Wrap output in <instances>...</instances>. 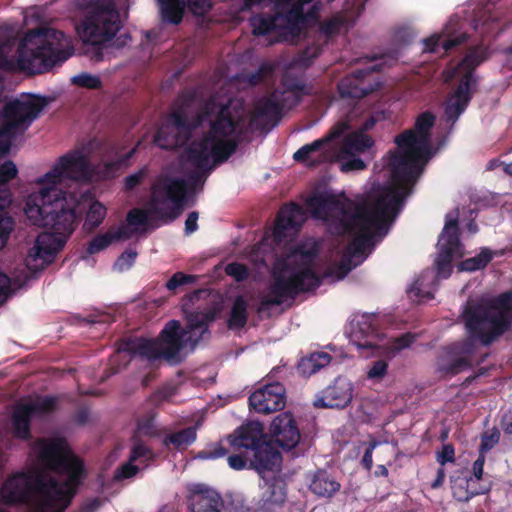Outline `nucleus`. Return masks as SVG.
<instances>
[{
	"instance_id": "nucleus-1",
	"label": "nucleus",
	"mask_w": 512,
	"mask_h": 512,
	"mask_svg": "<svg viewBox=\"0 0 512 512\" xmlns=\"http://www.w3.org/2000/svg\"><path fill=\"white\" fill-rule=\"evenodd\" d=\"M92 173L89 158L83 150L74 149L60 156L38 180L41 187L28 196L24 212L32 225L46 231L38 235L30 257L48 262L65 246L81 218L86 194L64 190L63 183L89 181Z\"/></svg>"
},
{
	"instance_id": "nucleus-2",
	"label": "nucleus",
	"mask_w": 512,
	"mask_h": 512,
	"mask_svg": "<svg viewBox=\"0 0 512 512\" xmlns=\"http://www.w3.org/2000/svg\"><path fill=\"white\" fill-rule=\"evenodd\" d=\"M38 447L44 469L13 474L4 482L1 497L8 505L27 504L35 498L43 510L64 512L86 477L84 463L72 453L65 438L42 439Z\"/></svg>"
},
{
	"instance_id": "nucleus-3",
	"label": "nucleus",
	"mask_w": 512,
	"mask_h": 512,
	"mask_svg": "<svg viewBox=\"0 0 512 512\" xmlns=\"http://www.w3.org/2000/svg\"><path fill=\"white\" fill-rule=\"evenodd\" d=\"M193 99V94H181L164 121L177 132L170 141L185 145L191 140L195 130L204 123L209 124V129L202 137L192 141L185 150L189 163L195 168L206 169L210 157L214 163H223L236 152L244 115L230 100L223 103L215 97H210L198 112L192 114L190 108Z\"/></svg>"
},
{
	"instance_id": "nucleus-4",
	"label": "nucleus",
	"mask_w": 512,
	"mask_h": 512,
	"mask_svg": "<svg viewBox=\"0 0 512 512\" xmlns=\"http://www.w3.org/2000/svg\"><path fill=\"white\" fill-rule=\"evenodd\" d=\"M408 196L400 187L390 185L381 190L373 204L357 208L346 226L348 231L354 232L347 246V254L351 259L362 262L376 243L388 234Z\"/></svg>"
},
{
	"instance_id": "nucleus-5",
	"label": "nucleus",
	"mask_w": 512,
	"mask_h": 512,
	"mask_svg": "<svg viewBox=\"0 0 512 512\" xmlns=\"http://www.w3.org/2000/svg\"><path fill=\"white\" fill-rule=\"evenodd\" d=\"M435 115L430 111L421 113L415 121L414 128L406 130L395 138L398 151L389 161L392 186L400 187L407 194L423 171V166L431 157V129L435 124Z\"/></svg>"
},
{
	"instance_id": "nucleus-6",
	"label": "nucleus",
	"mask_w": 512,
	"mask_h": 512,
	"mask_svg": "<svg viewBox=\"0 0 512 512\" xmlns=\"http://www.w3.org/2000/svg\"><path fill=\"white\" fill-rule=\"evenodd\" d=\"M316 257L315 248L297 246L287 258L277 259L271 270L269 295L261 300L257 311L261 313L319 287L321 280L313 268Z\"/></svg>"
},
{
	"instance_id": "nucleus-7",
	"label": "nucleus",
	"mask_w": 512,
	"mask_h": 512,
	"mask_svg": "<svg viewBox=\"0 0 512 512\" xmlns=\"http://www.w3.org/2000/svg\"><path fill=\"white\" fill-rule=\"evenodd\" d=\"M188 342L187 332L178 320L168 321L156 338H123L117 342L116 355L110 360L106 377L119 372L120 368L114 367V363L121 353L129 354L130 358L140 356L150 361L165 360L171 365L180 364L183 361L182 350Z\"/></svg>"
},
{
	"instance_id": "nucleus-8",
	"label": "nucleus",
	"mask_w": 512,
	"mask_h": 512,
	"mask_svg": "<svg viewBox=\"0 0 512 512\" xmlns=\"http://www.w3.org/2000/svg\"><path fill=\"white\" fill-rule=\"evenodd\" d=\"M189 183L183 178L160 175L151 186L150 198L145 209L132 208L126 215L128 226L147 227L151 220L169 223L182 213Z\"/></svg>"
},
{
	"instance_id": "nucleus-9",
	"label": "nucleus",
	"mask_w": 512,
	"mask_h": 512,
	"mask_svg": "<svg viewBox=\"0 0 512 512\" xmlns=\"http://www.w3.org/2000/svg\"><path fill=\"white\" fill-rule=\"evenodd\" d=\"M462 316L469 334L490 345L512 326V290L484 302H468Z\"/></svg>"
},
{
	"instance_id": "nucleus-10",
	"label": "nucleus",
	"mask_w": 512,
	"mask_h": 512,
	"mask_svg": "<svg viewBox=\"0 0 512 512\" xmlns=\"http://www.w3.org/2000/svg\"><path fill=\"white\" fill-rule=\"evenodd\" d=\"M348 129L349 124L347 122H338L332 127L328 135L298 149L294 153L293 159L296 162L306 163L308 166L315 167L335 159H343L346 155L363 153L374 145L373 138L367 133L354 131L344 137L336 153L332 148V141L340 138Z\"/></svg>"
},
{
	"instance_id": "nucleus-11",
	"label": "nucleus",
	"mask_w": 512,
	"mask_h": 512,
	"mask_svg": "<svg viewBox=\"0 0 512 512\" xmlns=\"http://www.w3.org/2000/svg\"><path fill=\"white\" fill-rule=\"evenodd\" d=\"M122 28L120 12L115 0H90L84 10L77 32L86 44L94 48L92 59L103 60L102 46L111 41Z\"/></svg>"
},
{
	"instance_id": "nucleus-12",
	"label": "nucleus",
	"mask_w": 512,
	"mask_h": 512,
	"mask_svg": "<svg viewBox=\"0 0 512 512\" xmlns=\"http://www.w3.org/2000/svg\"><path fill=\"white\" fill-rule=\"evenodd\" d=\"M47 104L45 97L34 95L4 104L0 111V159L9 154L13 139L28 130Z\"/></svg>"
},
{
	"instance_id": "nucleus-13",
	"label": "nucleus",
	"mask_w": 512,
	"mask_h": 512,
	"mask_svg": "<svg viewBox=\"0 0 512 512\" xmlns=\"http://www.w3.org/2000/svg\"><path fill=\"white\" fill-rule=\"evenodd\" d=\"M484 59L483 52L473 49L460 62L459 67L466 71L445 101L444 115L448 123L455 124L468 107L476 84L473 71Z\"/></svg>"
},
{
	"instance_id": "nucleus-14",
	"label": "nucleus",
	"mask_w": 512,
	"mask_h": 512,
	"mask_svg": "<svg viewBox=\"0 0 512 512\" xmlns=\"http://www.w3.org/2000/svg\"><path fill=\"white\" fill-rule=\"evenodd\" d=\"M377 72L376 65H369L347 74L337 85L340 97L361 99L380 89L381 83L375 77Z\"/></svg>"
},
{
	"instance_id": "nucleus-15",
	"label": "nucleus",
	"mask_w": 512,
	"mask_h": 512,
	"mask_svg": "<svg viewBox=\"0 0 512 512\" xmlns=\"http://www.w3.org/2000/svg\"><path fill=\"white\" fill-rule=\"evenodd\" d=\"M56 399L51 396L41 397L36 401L20 403L12 413L14 435L21 440L31 438V419L35 415H44L56 409Z\"/></svg>"
},
{
	"instance_id": "nucleus-16",
	"label": "nucleus",
	"mask_w": 512,
	"mask_h": 512,
	"mask_svg": "<svg viewBox=\"0 0 512 512\" xmlns=\"http://www.w3.org/2000/svg\"><path fill=\"white\" fill-rule=\"evenodd\" d=\"M383 333L379 329V318L374 313L357 317L352 330V342L359 349H369L373 355L382 353Z\"/></svg>"
},
{
	"instance_id": "nucleus-17",
	"label": "nucleus",
	"mask_w": 512,
	"mask_h": 512,
	"mask_svg": "<svg viewBox=\"0 0 512 512\" xmlns=\"http://www.w3.org/2000/svg\"><path fill=\"white\" fill-rule=\"evenodd\" d=\"M18 169L11 160L0 165V250L3 249L14 229V220L7 208L12 202L11 191L6 184L17 176Z\"/></svg>"
},
{
	"instance_id": "nucleus-18",
	"label": "nucleus",
	"mask_w": 512,
	"mask_h": 512,
	"mask_svg": "<svg viewBox=\"0 0 512 512\" xmlns=\"http://www.w3.org/2000/svg\"><path fill=\"white\" fill-rule=\"evenodd\" d=\"M249 407L257 413L270 414L286 405V389L280 382L268 383L249 396Z\"/></svg>"
},
{
	"instance_id": "nucleus-19",
	"label": "nucleus",
	"mask_w": 512,
	"mask_h": 512,
	"mask_svg": "<svg viewBox=\"0 0 512 512\" xmlns=\"http://www.w3.org/2000/svg\"><path fill=\"white\" fill-rule=\"evenodd\" d=\"M306 220V211L296 202L282 205L276 215L273 238L281 243L290 235L297 233Z\"/></svg>"
},
{
	"instance_id": "nucleus-20",
	"label": "nucleus",
	"mask_w": 512,
	"mask_h": 512,
	"mask_svg": "<svg viewBox=\"0 0 512 512\" xmlns=\"http://www.w3.org/2000/svg\"><path fill=\"white\" fill-rule=\"evenodd\" d=\"M271 440L285 451L294 449L300 442L301 434L291 412H282L275 416L269 427Z\"/></svg>"
},
{
	"instance_id": "nucleus-21",
	"label": "nucleus",
	"mask_w": 512,
	"mask_h": 512,
	"mask_svg": "<svg viewBox=\"0 0 512 512\" xmlns=\"http://www.w3.org/2000/svg\"><path fill=\"white\" fill-rule=\"evenodd\" d=\"M305 205L312 217L318 220L328 221L347 214L345 204L335 195L327 192H313L306 198Z\"/></svg>"
},
{
	"instance_id": "nucleus-22",
	"label": "nucleus",
	"mask_w": 512,
	"mask_h": 512,
	"mask_svg": "<svg viewBox=\"0 0 512 512\" xmlns=\"http://www.w3.org/2000/svg\"><path fill=\"white\" fill-rule=\"evenodd\" d=\"M260 495L256 501V510L258 512H280L286 499V484L277 476L263 478V483L259 485Z\"/></svg>"
},
{
	"instance_id": "nucleus-23",
	"label": "nucleus",
	"mask_w": 512,
	"mask_h": 512,
	"mask_svg": "<svg viewBox=\"0 0 512 512\" xmlns=\"http://www.w3.org/2000/svg\"><path fill=\"white\" fill-rule=\"evenodd\" d=\"M353 398V385L344 378L338 377L333 384L326 387L313 401L315 408L343 409Z\"/></svg>"
},
{
	"instance_id": "nucleus-24",
	"label": "nucleus",
	"mask_w": 512,
	"mask_h": 512,
	"mask_svg": "<svg viewBox=\"0 0 512 512\" xmlns=\"http://www.w3.org/2000/svg\"><path fill=\"white\" fill-rule=\"evenodd\" d=\"M227 439L235 450H243L249 456L253 452L254 447H257L266 439V435L263 425L260 422L254 421L241 425Z\"/></svg>"
},
{
	"instance_id": "nucleus-25",
	"label": "nucleus",
	"mask_w": 512,
	"mask_h": 512,
	"mask_svg": "<svg viewBox=\"0 0 512 512\" xmlns=\"http://www.w3.org/2000/svg\"><path fill=\"white\" fill-rule=\"evenodd\" d=\"M188 504L191 512H220L223 500L216 490L204 484H195L190 489Z\"/></svg>"
},
{
	"instance_id": "nucleus-26",
	"label": "nucleus",
	"mask_w": 512,
	"mask_h": 512,
	"mask_svg": "<svg viewBox=\"0 0 512 512\" xmlns=\"http://www.w3.org/2000/svg\"><path fill=\"white\" fill-rule=\"evenodd\" d=\"M276 10L281 35L298 37L306 25V16L301 4L291 1L287 6L278 7Z\"/></svg>"
},
{
	"instance_id": "nucleus-27",
	"label": "nucleus",
	"mask_w": 512,
	"mask_h": 512,
	"mask_svg": "<svg viewBox=\"0 0 512 512\" xmlns=\"http://www.w3.org/2000/svg\"><path fill=\"white\" fill-rule=\"evenodd\" d=\"M248 457H250V469L257 471L260 475L266 471H274L280 466L282 460L280 452L267 439L254 447Z\"/></svg>"
},
{
	"instance_id": "nucleus-28",
	"label": "nucleus",
	"mask_w": 512,
	"mask_h": 512,
	"mask_svg": "<svg viewBox=\"0 0 512 512\" xmlns=\"http://www.w3.org/2000/svg\"><path fill=\"white\" fill-rule=\"evenodd\" d=\"M471 367L467 357L461 356L456 345L443 348L436 361V371L442 377H452Z\"/></svg>"
},
{
	"instance_id": "nucleus-29",
	"label": "nucleus",
	"mask_w": 512,
	"mask_h": 512,
	"mask_svg": "<svg viewBox=\"0 0 512 512\" xmlns=\"http://www.w3.org/2000/svg\"><path fill=\"white\" fill-rule=\"evenodd\" d=\"M308 489L318 498L330 499L339 492L341 484L326 469H317L308 475Z\"/></svg>"
},
{
	"instance_id": "nucleus-30",
	"label": "nucleus",
	"mask_w": 512,
	"mask_h": 512,
	"mask_svg": "<svg viewBox=\"0 0 512 512\" xmlns=\"http://www.w3.org/2000/svg\"><path fill=\"white\" fill-rule=\"evenodd\" d=\"M283 117V110L277 99V94L272 92L268 96L260 99L255 106L250 119V125L256 124L259 118H264L271 122L273 126L277 125Z\"/></svg>"
},
{
	"instance_id": "nucleus-31",
	"label": "nucleus",
	"mask_w": 512,
	"mask_h": 512,
	"mask_svg": "<svg viewBox=\"0 0 512 512\" xmlns=\"http://www.w3.org/2000/svg\"><path fill=\"white\" fill-rule=\"evenodd\" d=\"M439 245L442 250L457 253L461 247L460 230L458 226V210L454 215H446L445 225L439 237Z\"/></svg>"
},
{
	"instance_id": "nucleus-32",
	"label": "nucleus",
	"mask_w": 512,
	"mask_h": 512,
	"mask_svg": "<svg viewBox=\"0 0 512 512\" xmlns=\"http://www.w3.org/2000/svg\"><path fill=\"white\" fill-rule=\"evenodd\" d=\"M159 11L163 23L178 25L186 12V0H162Z\"/></svg>"
},
{
	"instance_id": "nucleus-33",
	"label": "nucleus",
	"mask_w": 512,
	"mask_h": 512,
	"mask_svg": "<svg viewBox=\"0 0 512 512\" xmlns=\"http://www.w3.org/2000/svg\"><path fill=\"white\" fill-rule=\"evenodd\" d=\"M250 25L253 35L265 36L273 32L281 33L280 24L276 10L274 13H259L251 17Z\"/></svg>"
},
{
	"instance_id": "nucleus-34",
	"label": "nucleus",
	"mask_w": 512,
	"mask_h": 512,
	"mask_svg": "<svg viewBox=\"0 0 512 512\" xmlns=\"http://www.w3.org/2000/svg\"><path fill=\"white\" fill-rule=\"evenodd\" d=\"M503 255V251H495L493 252L487 247L481 248L480 252L475 255L474 257H470L467 259L462 260L458 265L457 268L459 271H467V272H474L477 270L484 269L493 259L494 256H501Z\"/></svg>"
},
{
	"instance_id": "nucleus-35",
	"label": "nucleus",
	"mask_w": 512,
	"mask_h": 512,
	"mask_svg": "<svg viewBox=\"0 0 512 512\" xmlns=\"http://www.w3.org/2000/svg\"><path fill=\"white\" fill-rule=\"evenodd\" d=\"M467 40V35L465 33H461L457 36L442 39V36L439 34H434L423 40L424 43V51L426 52H437L438 47L441 46L444 53L449 52L455 47L460 46Z\"/></svg>"
},
{
	"instance_id": "nucleus-36",
	"label": "nucleus",
	"mask_w": 512,
	"mask_h": 512,
	"mask_svg": "<svg viewBox=\"0 0 512 512\" xmlns=\"http://www.w3.org/2000/svg\"><path fill=\"white\" fill-rule=\"evenodd\" d=\"M247 308L248 304L245 298L242 295L236 296L227 319V327L230 330H241L246 326L248 320Z\"/></svg>"
},
{
	"instance_id": "nucleus-37",
	"label": "nucleus",
	"mask_w": 512,
	"mask_h": 512,
	"mask_svg": "<svg viewBox=\"0 0 512 512\" xmlns=\"http://www.w3.org/2000/svg\"><path fill=\"white\" fill-rule=\"evenodd\" d=\"M331 360L332 356L329 353L315 352L303 358L299 363L298 369L303 375L310 376L327 366Z\"/></svg>"
},
{
	"instance_id": "nucleus-38",
	"label": "nucleus",
	"mask_w": 512,
	"mask_h": 512,
	"mask_svg": "<svg viewBox=\"0 0 512 512\" xmlns=\"http://www.w3.org/2000/svg\"><path fill=\"white\" fill-rule=\"evenodd\" d=\"M176 135L177 132L167 122L163 121L155 133L154 142L164 150H176L186 146L185 143H172L170 141V138H174Z\"/></svg>"
},
{
	"instance_id": "nucleus-39",
	"label": "nucleus",
	"mask_w": 512,
	"mask_h": 512,
	"mask_svg": "<svg viewBox=\"0 0 512 512\" xmlns=\"http://www.w3.org/2000/svg\"><path fill=\"white\" fill-rule=\"evenodd\" d=\"M209 319L206 315L192 314L188 318L187 338L192 341L193 337L196 336L194 344H196L202 336L208 332Z\"/></svg>"
},
{
	"instance_id": "nucleus-40",
	"label": "nucleus",
	"mask_w": 512,
	"mask_h": 512,
	"mask_svg": "<svg viewBox=\"0 0 512 512\" xmlns=\"http://www.w3.org/2000/svg\"><path fill=\"white\" fill-rule=\"evenodd\" d=\"M196 440V431L192 427L184 428L180 431L168 434L164 440L163 444L166 447L173 446L176 449H179L183 446H188L192 444Z\"/></svg>"
},
{
	"instance_id": "nucleus-41",
	"label": "nucleus",
	"mask_w": 512,
	"mask_h": 512,
	"mask_svg": "<svg viewBox=\"0 0 512 512\" xmlns=\"http://www.w3.org/2000/svg\"><path fill=\"white\" fill-rule=\"evenodd\" d=\"M156 412L149 411L137 419L136 429L133 437L147 436L156 437L159 435L155 425Z\"/></svg>"
},
{
	"instance_id": "nucleus-42",
	"label": "nucleus",
	"mask_w": 512,
	"mask_h": 512,
	"mask_svg": "<svg viewBox=\"0 0 512 512\" xmlns=\"http://www.w3.org/2000/svg\"><path fill=\"white\" fill-rule=\"evenodd\" d=\"M132 440L133 446L130 451V461H139L140 463L147 465L149 462L154 460L155 454L150 447L144 444L143 441L137 437H132Z\"/></svg>"
},
{
	"instance_id": "nucleus-43",
	"label": "nucleus",
	"mask_w": 512,
	"mask_h": 512,
	"mask_svg": "<svg viewBox=\"0 0 512 512\" xmlns=\"http://www.w3.org/2000/svg\"><path fill=\"white\" fill-rule=\"evenodd\" d=\"M281 86L283 90H288L293 93H300L304 95H310L311 88L298 76L292 73L286 72L281 78Z\"/></svg>"
},
{
	"instance_id": "nucleus-44",
	"label": "nucleus",
	"mask_w": 512,
	"mask_h": 512,
	"mask_svg": "<svg viewBox=\"0 0 512 512\" xmlns=\"http://www.w3.org/2000/svg\"><path fill=\"white\" fill-rule=\"evenodd\" d=\"M105 216V206L98 201H94L90 204L87 211L85 226H87L88 230H94L103 222Z\"/></svg>"
},
{
	"instance_id": "nucleus-45",
	"label": "nucleus",
	"mask_w": 512,
	"mask_h": 512,
	"mask_svg": "<svg viewBox=\"0 0 512 512\" xmlns=\"http://www.w3.org/2000/svg\"><path fill=\"white\" fill-rule=\"evenodd\" d=\"M455 253L439 249V253L435 260V266L437 270L436 276L438 278L446 279L452 273V259Z\"/></svg>"
},
{
	"instance_id": "nucleus-46",
	"label": "nucleus",
	"mask_w": 512,
	"mask_h": 512,
	"mask_svg": "<svg viewBox=\"0 0 512 512\" xmlns=\"http://www.w3.org/2000/svg\"><path fill=\"white\" fill-rule=\"evenodd\" d=\"M72 84L86 88L89 90H98L102 88V80L97 75H92L87 72H82L72 77Z\"/></svg>"
},
{
	"instance_id": "nucleus-47",
	"label": "nucleus",
	"mask_w": 512,
	"mask_h": 512,
	"mask_svg": "<svg viewBox=\"0 0 512 512\" xmlns=\"http://www.w3.org/2000/svg\"><path fill=\"white\" fill-rule=\"evenodd\" d=\"M273 92L277 94V99L280 103L282 110L293 109L302 101L303 97L305 96L304 94L293 93L288 90L277 89Z\"/></svg>"
},
{
	"instance_id": "nucleus-48",
	"label": "nucleus",
	"mask_w": 512,
	"mask_h": 512,
	"mask_svg": "<svg viewBox=\"0 0 512 512\" xmlns=\"http://www.w3.org/2000/svg\"><path fill=\"white\" fill-rule=\"evenodd\" d=\"M467 487H469L467 477L455 479L451 486L453 497L459 502H468L473 498V491L468 492Z\"/></svg>"
},
{
	"instance_id": "nucleus-49",
	"label": "nucleus",
	"mask_w": 512,
	"mask_h": 512,
	"mask_svg": "<svg viewBox=\"0 0 512 512\" xmlns=\"http://www.w3.org/2000/svg\"><path fill=\"white\" fill-rule=\"evenodd\" d=\"M112 242L113 237H111V232L98 234L89 242L87 246V253L90 255L99 253L100 251L106 249Z\"/></svg>"
},
{
	"instance_id": "nucleus-50",
	"label": "nucleus",
	"mask_w": 512,
	"mask_h": 512,
	"mask_svg": "<svg viewBox=\"0 0 512 512\" xmlns=\"http://www.w3.org/2000/svg\"><path fill=\"white\" fill-rule=\"evenodd\" d=\"M225 273L237 282H243L250 276L249 268L239 262H232L226 265Z\"/></svg>"
},
{
	"instance_id": "nucleus-51",
	"label": "nucleus",
	"mask_w": 512,
	"mask_h": 512,
	"mask_svg": "<svg viewBox=\"0 0 512 512\" xmlns=\"http://www.w3.org/2000/svg\"><path fill=\"white\" fill-rule=\"evenodd\" d=\"M416 334L412 332H406L396 338H394L389 346V352L392 354L398 353L401 350L409 348L416 340Z\"/></svg>"
},
{
	"instance_id": "nucleus-52",
	"label": "nucleus",
	"mask_w": 512,
	"mask_h": 512,
	"mask_svg": "<svg viewBox=\"0 0 512 512\" xmlns=\"http://www.w3.org/2000/svg\"><path fill=\"white\" fill-rule=\"evenodd\" d=\"M137 251L131 248L126 249L115 261L114 263V269L123 272L128 269H130L136 258H137Z\"/></svg>"
},
{
	"instance_id": "nucleus-53",
	"label": "nucleus",
	"mask_w": 512,
	"mask_h": 512,
	"mask_svg": "<svg viewBox=\"0 0 512 512\" xmlns=\"http://www.w3.org/2000/svg\"><path fill=\"white\" fill-rule=\"evenodd\" d=\"M196 281V276L185 274L183 272H176L166 282V288L171 291H175L179 287L193 284Z\"/></svg>"
},
{
	"instance_id": "nucleus-54",
	"label": "nucleus",
	"mask_w": 512,
	"mask_h": 512,
	"mask_svg": "<svg viewBox=\"0 0 512 512\" xmlns=\"http://www.w3.org/2000/svg\"><path fill=\"white\" fill-rule=\"evenodd\" d=\"M274 72V65L269 62L262 63L259 68L252 72L249 77L248 81L252 85H257L264 80H266L268 77H270Z\"/></svg>"
},
{
	"instance_id": "nucleus-55",
	"label": "nucleus",
	"mask_w": 512,
	"mask_h": 512,
	"mask_svg": "<svg viewBox=\"0 0 512 512\" xmlns=\"http://www.w3.org/2000/svg\"><path fill=\"white\" fill-rule=\"evenodd\" d=\"M186 9L196 17L204 16L212 9V0H186Z\"/></svg>"
},
{
	"instance_id": "nucleus-56",
	"label": "nucleus",
	"mask_w": 512,
	"mask_h": 512,
	"mask_svg": "<svg viewBox=\"0 0 512 512\" xmlns=\"http://www.w3.org/2000/svg\"><path fill=\"white\" fill-rule=\"evenodd\" d=\"M148 175V169L146 167H143L139 169L137 172L130 174L125 177L124 180V187L126 191H132L136 187H138L140 184L143 183L144 179Z\"/></svg>"
},
{
	"instance_id": "nucleus-57",
	"label": "nucleus",
	"mask_w": 512,
	"mask_h": 512,
	"mask_svg": "<svg viewBox=\"0 0 512 512\" xmlns=\"http://www.w3.org/2000/svg\"><path fill=\"white\" fill-rule=\"evenodd\" d=\"M227 461L230 468L234 470L250 469V457H248L245 451L241 450L239 454L230 455Z\"/></svg>"
},
{
	"instance_id": "nucleus-58",
	"label": "nucleus",
	"mask_w": 512,
	"mask_h": 512,
	"mask_svg": "<svg viewBox=\"0 0 512 512\" xmlns=\"http://www.w3.org/2000/svg\"><path fill=\"white\" fill-rule=\"evenodd\" d=\"M12 279L0 271V307L6 303L9 297L14 293Z\"/></svg>"
},
{
	"instance_id": "nucleus-59",
	"label": "nucleus",
	"mask_w": 512,
	"mask_h": 512,
	"mask_svg": "<svg viewBox=\"0 0 512 512\" xmlns=\"http://www.w3.org/2000/svg\"><path fill=\"white\" fill-rule=\"evenodd\" d=\"M424 278H425V276L423 275V276L419 277L418 279H416L413 282V284L411 285V287L408 290V293L410 294L411 297H415V298H418V299H422V298L432 299V298H434V295H433V293L431 291L423 289Z\"/></svg>"
},
{
	"instance_id": "nucleus-60",
	"label": "nucleus",
	"mask_w": 512,
	"mask_h": 512,
	"mask_svg": "<svg viewBox=\"0 0 512 512\" xmlns=\"http://www.w3.org/2000/svg\"><path fill=\"white\" fill-rule=\"evenodd\" d=\"M341 162V171L349 172L354 170H363L366 167L365 162L358 156L355 155H346Z\"/></svg>"
},
{
	"instance_id": "nucleus-61",
	"label": "nucleus",
	"mask_w": 512,
	"mask_h": 512,
	"mask_svg": "<svg viewBox=\"0 0 512 512\" xmlns=\"http://www.w3.org/2000/svg\"><path fill=\"white\" fill-rule=\"evenodd\" d=\"M139 471V467L134 465L133 461L128 460L125 464L121 465L114 473V480L120 481L134 477Z\"/></svg>"
},
{
	"instance_id": "nucleus-62",
	"label": "nucleus",
	"mask_w": 512,
	"mask_h": 512,
	"mask_svg": "<svg viewBox=\"0 0 512 512\" xmlns=\"http://www.w3.org/2000/svg\"><path fill=\"white\" fill-rule=\"evenodd\" d=\"M500 434L498 431H492L491 433L485 432L481 437V444L479 447V453L485 455L490 451L499 441Z\"/></svg>"
},
{
	"instance_id": "nucleus-63",
	"label": "nucleus",
	"mask_w": 512,
	"mask_h": 512,
	"mask_svg": "<svg viewBox=\"0 0 512 512\" xmlns=\"http://www.w3.org/2000/svg\"><path fill=\"white\" fill-rule=\"evenodd\" d=\"M343 24H344L343 19H341L339 17H334V18L325 20L321 24V31L327 36H333L340 32Z\"/></svg>"
},
{
	"instance_id": "nucleus-64",
	"label": "nucleus",
	"mask_w": 512,
	"mask_h": 512,
	"mask_svg": "<svg viewBox=\"0 0 512 512\" xmlns=\"http://www.w3.org/2000/svg\"><path fill=\"white\" fill-rule=\"evenodd\" d=\"M228 453V449L221 443H217L199 453L202 459H218L224 457Z\"/></svg>"
}]
</instances>
